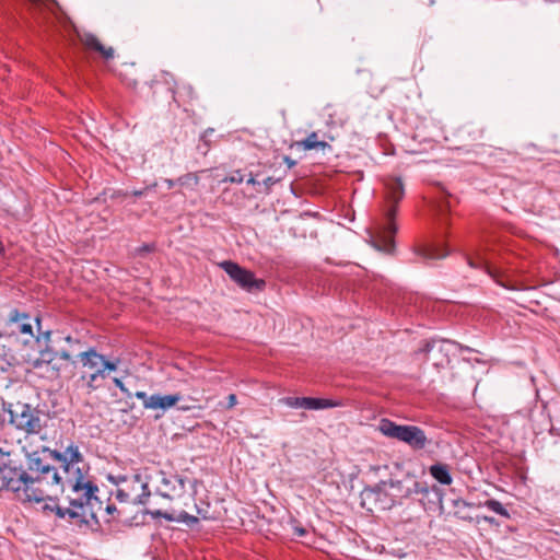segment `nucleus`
Listing matches in <instances>:
<instances>
[{
  "label": "nucleus",
  "instance_id": "a19ab883",
  "mask_svg": "<svg viewBox=\"0 0 560 560\" xmlns=\"http://www.w3.org/2000/svg\"><path fill=\"white\" fill-rule=\"evenodd\" d=\"M3 424L2 412L0 411V427Z\"/></svg>",
  "mask_w": 560,
  "mask_h": 560
},
{
  "label": "nucleus",
  "instance_id": "a878e982",
  "mask_svg": "<svg viewBox=\"0 0 560 560\" xmlns=\"http://www.w3.org/2000/svg\"><path fill=\"white\" fill-rule=\"evenodd\" d=\"M213 132V129L212 128H209L207 129L200 137V141L202 142V144H199L198 145V150L202 153V154H206L208 152V150L210 149V142L208 140V136L210 133Z\"/></svg>",
  "mask_w": 560,
  "mask_h": 560
},
{
  "label": "nucleus",
  "instance_id": "b1692460",
  "mask_svg": "<svg viewBox=\"0 0 560 560\" xmlns=\"http://www.w3.org/2000/svg\"><path fill=\"white\" fill-rule=\"evenodd\" d=\"M417 255L421 256L424 260L441 259L447 255V253L436 246H421L417 249Z\"/></svg>",
  "mask_w": 560,
  "mask_h": 560
},
{
  "label": "nucleus",
  "instance_id": "412c9836",
  "mask_svg": "<svg viewBox=\"0 0 560 560\" xmlns=\"http://www.w3.org/2000/svg\"><path fill=\"white\" fill-rule=\"evenodd\" d=\"M296 145L305 151L318 149L324 150L325 148L329 147L326 141L318 139L317 132H312L307 136V138L298 141Z\"/></svg>",
  "mask_w": 560,
  "mask_h": 560
},
{
  "label": "nucleus",
  "instance_id": "f3484780",
  "mask_svg": "<svg viewBox=\"0 0 560 560\" xmlns=\"http://www.w3.org/2000/svg\"><path fill=\"white\" fill-rule=\"evenodd\" d=\"M429 472L441 485L450 486L453 482V478L450 474V467L446 464H434L430 466Z\"/></svg>",
  "mask_w": 560,
  "mask_h": 560
},
{
  "label": "nucleus",
  "instance_id": "dca6fc26",
  "mask_svg": "<svg viewBox=\"0 0 560 560\" xmlns=\"http://www.w3.org/2000/svg\"><path fill=\"white\" fill-rule=\"evenodd\" d=\"M340 406H342L341 401L326 398L304 397L303 400V408L311 410L335 408Z\"/></svg>",
  "mask_w": 560,
  "mask_h": 560
},
{
  "label": "nucleus",
  "instance_id": "cd10ccee",
  "mask_svg": "<svg viewBox=\"0 0 560 560\" xmlns=\"http://www.w3.org/2000/svg\"><path fill=\"white\" fill-rule=\"evenodd\" d=\"M154 248H155V246L153 244H144V245L140 246L139 248H137V254L144 255L147 253L153 252Z\"/></svg>",
  "mask_w": 560,
  "mask_h": 560
},
{
  "label": "nucleus",
  "instance_id": "c9c22d12",
  "mask_svg": "<svg viewBox=\"0 0 560 560\" xmlns=\"http://www.w3.org/2000/svg\"><path fill=\"white\" fill-rule=\"evenodd\" d=\"M483 521L490 523V524H493L494 523V518L493 517H490V516H483Z\"/></svg>",
  "mask_w": 560,
  "mask_h": 560
},
{
  "label": "nucleus",
  "instance_id": "7ed1b4c3",
  "mask_svg": "<svg viewBox=\"0 0 560 560\" xmlns=\"http://www.w3.org/2000/svg\"><path fill=\"white\" fill-rule=\"evenodd\" d=\"M8 457L9 454L0 450V489L15 492L23 501L42 502L43 494L37 493V489H42L37 465L25 471L10 466Z\"/></svg>",
  "mask_w": 560,
  "mask_h": 560
},
{
  "label": "nucleus",
  "instance_id": "4be33fe9",
  "mask_svg": "<svg viewBox=\"0 0 560 560\" xmlns=\"http://www.w3.org/2000/svg\"><path fill=\"white\" fill-rule=\"evenodd\" d=\"M175 101L178 102V104H191L195 100H197V94L192 86L188 84H184L182 86H178L175 91Z\"/></svg>",
  "mask_w": 560,
  "mask_h": 560
},
{
  "label": "nucleus",
  "instance_id": "ddd939ff",
  "mask_svg": "<svg viewBox=\"0 0 560 560\" xmlns=\"http://www.w3.org/2000/svg\"><path fill=\"white\" fill-rule=\"evenodd\" d=\"M79 40L88 51L97 52L105 60L114 58L113 47L104 46L101 40L92 33L79 34Z\"/></svg>",
  "mask_w": 560,
  "mask_h": 560
},
{
  "label": "nucleus",
  "instance_id": "37998d69",
  "mask_svg": "<svg viewBox=\"0 0 560 560\" xmlns=\"http://www.w3.org/2000/svg\"><path fill=\"white\" fill-rule=\"evenodd\" d=\"M66 340H67L68 342H71L73 339H72L70 336H68V337H66Z\"/></svg>",
  "mask_w": 560,
  "mask_h": 560
},
{
  "label": "nucleus",
  "instance_id": "72a5a7b5",
  "mask_svg": "<svg viewBox=\"0 0 560 560\" xmlns=\"http://www.w3.org/2000/svg\"><path fill=\"white\" fill-rule=\"evenodd\" d=\"M114 384L121 390H125L124 383L119 378H114Z\"/></svg>",
  "mask_w": 560,
  "mask_h": 560
},
{
  "label": "nucleus",
  "instance_id": "5701e85b",
  "mask_svg": "<svg viewBox=\"0 0 560 560\" xmlns=\"http://www.w3.org/2000/svg\"><path fill=\"white\" fill-rule=\"evenodd\" d=\"M152 515L154 517H163V518H165L166 521H170V522H173V521L184 522V523H187L188 525H194V524H197L199 522L198 517H196L194 515H189L185 511L180 512L177 517H174L172 514H170L167 512H163L161 510L152 512Z\"/></svg>",
  "mask_w": 560,
  "mask_h": 560
},
{
  "label": "nucleus",
  "instance_id": "bb28decb",
  "mask_svg": "<svg viewBox=\"0 0 560 560\" xmlns=\"http://www.w3.org/2000/svg\"><path fill=\"white\" fill-rule=\"evenodd\" d=\"M304 397H284L282 402L291 408H303Z\"/></svg>",
  "mask_w": 560,
  "mask_h": 560
},
{
  "label": "nucleus",
  "instance_id": "39448f33",
  "mask_svg": "<svg viewBox=\"0 0 560 560\" xmlns=\"http://www.w3.org/2000/svg\"><path fill=\"white\" fill-rule=\"evenodd\" d=\"M378 430L387 438L408 444L413 450H422L428 444L424 431L416 425L397 424L389 419L380 421Z\"/></svg>",
  "mask_w": 560,
  "mask_h": 560
},
{
  "label": "nucleus",
  "instance_id": "6ab92c4d",
  "mask_svg": "<svg viewBox=\"0 0 560 560\" xmlns=\"http://www.w3.org/2000/svg\"><path fill=\"white\" fill-rule=\"evenodd\" d=\"M396 487L401 492V498H409L413 494H428L429 489L425 483L412 480L409 486L404 487L401 481H397Z\"/></svg>",
  "mask_w": 560,
  "mask_h": 560
},
{
  "label": "nucleus",
  "instance_id": "7c9ffc66",
  "mask_svg": "<svg viewBox=\"0 0 560 560\" xmlns=\"http://www.w3.org/2000/svg\"><path fill=\"white\" fill-rule=\"evenodd\" d=\"M448 208H450V206H448L447 202L441 203L439 206V217H440L439 220H440L441 223H444V217H445V213L448 210Z\"/></svg>",
  "mask_w": 560,
  "mask_h": 560
},
{
  "label": "nucleus",
  "instance_id": "473e14b6",
  "mask_svg": "<svg viewBox=\"0 0 560 560\" xmlns=\"http://www.w3.org/2000/svg\"><path fill=\"white\" fill-rule=\"evenodd\" d=\"M117 498L120 500V501H128V494L125 493L122 490H118L117 491Z\"/></svg>",
  "mask_w": 560,
  "mask_h": 560
},
{
  "label": "nucleus",
  "instance_id": "20e7f679",
  "mask_svg": "<svg viewBox=\"0 0 560 560\" xmlns=\"http://www.w3.org/2000/svg\"><path fill=\"white\" fill-rule=\"evenodd\" d=\"M35 330H40V318L19 308H11L0 318V336L22 339L26 345L32 340L38 341Z\"/></svg>",
  "mask_w": 560,
  "mask_h": 560
},
{
  "label": "nucleus",
  "instance_id": "c756f323",
  "mask_svg": "<svg viewBox=\"0 0 560 560\" xmlns=\"http://www.w3.org/2000/svg\"><path fill=\"white\" fill-rule=\"evenodd\" d=\"M279 179H276L271 176L269 177H266L264 180H262V184L265 186V192H268L270 190V188L278 182Z\"/></svg>",
  "mask_w": 560,
  "mask_h": 560
},
{
  "label": "nucleus",
  "instance_id": "393cba45",
  "mask_svg": "<svg viewBox=\"0 0 560 560\" xmlns=\"http://www.w3.org/2000/svg\"><path fill=\"white\" fill-rule=\"evenodd\" d=\"M483 505L487 506L489 510L493 511L494 513H497L505 518H510L509 511L502 505L501 502H499L494 499H490V500H487L483 503Z\"/></svg>",
  "mask_w": 560,
  "mask_h": 560
},
{
  "label": "nucleus",
  "instance_id": "4468645a",
  "mask_svg": "<svg viewBox=\"0 0 560 560\" xmlns=\"http://www.w3.org/2000/svg\"><path fill=\"white\" fill-rule=\"evenodd\" d=\"M180 399V395H151L149 399V409H162L166 410L173 406H175Z\"/></svg>",
  "mask_w": 560,
  "mask_h": 560
},
{
  "label": "nucleus",
  "instance_id": "0eeeda50",
  "mask_svg": "<svg viewBox=\"0 0 560 560\" xmlns=\"http://www.w3.org/2000/svg\"><path fill=\"white\" fill-rule=\"evenodd\" d=\"M10 422L26 434H38L44 428L43 415L27 404L18 402L10 410Z\"/></svg>",
  "mask_w": 560,
  "mask_h": 560
},
{
  "label": "nucleus",
  "instance_id": "6e6552de",
  "mask_svg": "<svg viewBox=\"0 0 560 560\" xmlns=\"http://www.w3.org/2000/svg\"><path fill=\"white\" fill-rule=\"evenodd\" d=\"M71 362L74 368L79 366V372L88 373H109L118 368L117 361L108 360L93 347L78 353L75 360Z\"/></svg>",
  "mask_w": 560,
  "mask_h": 560
},
{
  "label": "nucleus",
  "instance_id": "1a4fd4ad",
  "mask_svg": "<svg viewBox=\"0 0 560 560\" xmlns=\"http://www.w3.org/2000/svg\"><path fill=\"white\" fill-rule=\"evenodd\" d=\"M219 267L228 273L232 281L247 292L262 291L266 287L265 280L255 278L253 271L232 260H224L219 264Z\"/></svg>",
  "mask_w": 560,
  "mask_h": 560
},
{
  "label": "nucleus",
  "instance_id": "f03ea898",
  "mask_svg": "<svg viewBox=\"0 0 560 560\" xmlns=\"http://www.w3.org/2000/svg\"><path fill=\"white\" fill-rule=\"evenodd\" d=\"M383 185V222L378 224L375 235L372 236V244L376 249L392 254L395 248L394 236L397 232L395 219L398 205L405 197V185L402 179L396 176L384 177Z\"/></svg>",
  "mask_w": 560,
  "mask_h": 560
},
{
  "label": "nucleus",
  "instance_id": "423d86ee",
  "mask_svg": "<svg viewBox=\"0 0 560 560\" xmlns=\"http://www.w3.org/2000/svg\"><path fill=\"white\" fill-rule=\"evenodd\" d=\"M34 465H37L42 483V489H37V493L43 494V501H52L59 492H66V497L70 494V488L65 485L62 471H58L57 468L49 465H42L39 459Z\"/></svg>",
  "mask_w": 560,
  "mask_h": 560
},
{
  "label": "nucleus",
  "instance_id": "9b49d317",
  "mask_svg": "<svg viewBox=\"0 0 560 560\" xmlns=\"http://www.w3.org/2000/svg\"><path fill=\"white\" fill-rule=\"evenodd\" d=\"M107 375L108 373L79 372V376L75 378L74 385L78 389L90 395L104 386Z\"/></svg>",
  "mask_w": 560,
  "mask_h": 560
},
{
  "label": "nucleus",
  "instance_id": "f8f14e48",
  "mask_svg": "<svg viewBox=\"0 0 560 560\" xmlns=\"http://www.w3.org/2000/svg\"><path fill=\"white\" fill-rule=\"evenodd\" d=\"M161 486L160 492L163 497L172 499L179 495L185 490L184 479L176 474H166L161 471Z\"/></svg>",
  "mask_w": 560,
  "mask_h": 560
},
{
  "label": "nucleus",
  "instance_id": "c85d7f7f",
  "mask_svg": "<svg viewBox=\"0 0 560 560\" xmlns=\"http://www.w3.org/2000/svg\"><path fill=\"white\" fill-rule=\"evenodd\" d=\"M136 397L142 401L144 408L149 409L150 396H148L147 393H144V392H137L136 393Z\"/></svg>",
  "mask_w": 560,
  "mask_h": 560
},
{
  "label": "nucleus",
  "instance_id": "a18cd8bd",
  "mask_svg": "<svg viewBox=\"0 0 560 560\" xmlns=\"http://www.w3.org/2000/svg\"><path fill=\"white\" fill-rule=\"evenodd\" d=\"M182 410H188L189 407H180Z\"/></svg>",
  "mask_w": 560,
  "mask_h": 560
},
{
  "label": "nucleus",
  "instance_id": "aec40b11",
  "mask_svg": "<svg viewBox=\"0 0 560 560\" xmlns=\"http://www.w3.org/2000/svg\"><path fill=\"white\" fill-rule=\"evenodd\" d=\"M245 176H247V184L253 186H260V182L257 179L260 176L259 172L249 171L247 175H245L241 170L233 171L229 177L225 178V182L241 184L244 182Z\"/></svg>",
  "mask_w": 560,
  "mask_h": 560
},
{
  "label": "nucleus",
  "instance_id": "79ce46f5",
  "mask_svg": "<svg viewBox=\"0 0 560 560\" xmlns=\"http://www.w3.org/2000/svg\"><path fill=\"white\" fill-rule=\"evenodd\" d=\"M141 487H142L143 490H148V485L147 483H142Z\"/></svg>",
  "mask_w": 560,
  "mask_h": 560
},
{
  "label": "nucleus",
  "instance_id": "e433bc0d",
  "mask_svg": "<svg viewBox=\"0 0 560 560\" xmlns=\"http://www.w3.org/2000/svg\"><path fill=\"white\" fill-rule=\"evenodd\" d=\"M132 195H133V196H136V197H140V196H142V195H143V191H142V190H135V191L132 192Z\"/></svg>",
  "mask_w": 560,
  "mask_h": 560
},
{
  "label": "nucleus",
  "instance_id": "4c0bfd02",
  "mask_svg": "<svg viewBox=\"0 0 560 560\" xmlns=\"http://www.w3.org/2000/svg\"><path fill=\"white\" fill-rule=\"evenodd\" d=\"M51 508H54V505H50V504H45L43 506L44 511H49V512H51Z\"/></svg>",
  "mask_w": 560,
  "mask_h": 560
},
{
  "label": "nucleus",
  "instance_id": "f704fd0d",
  "mask_svg": "<svg viewBox=\"0 0 560 560\" xmlns=\"http://www.w3.org/2000/svg\"><path fill=\"white\" fill-rule=\"evenodd\" d=\"M295 532L299 536H303L306 533L304 528H295Z\"/></svg>",
  "mask_w": 560,
  "mask_h": 560
},
{
  "label": "nucleus",
  "instance_id": "58836bf2",
  "mask_svg": "<svg viewBox=\"0 0 560 560\" xmlns=\"http://www.w3.org/2000/svg\"><path fill=\"white\" fill-rule=\"evenodd\" d=\"M106 510L108 513H113L116 510V508L114 505H107Z\"/></svg>",
  "mask_w": 560,
  "mask_h": 560
},
{
  "label": "nucleus",
  "instance_id": "2f4dec72",
  "mask_svg": "<svg viewBox=\"0 0 560 560\" xmlns=\"http://www.w3.org/2000/svg\"><path fill=\"white\" fill-rule=\"evenodd\" d=\"M237 404V398H236V395L235 394H230L229 397H228V406L226 408L228 409H232L233 407H235Z\"/></svg>",
  "mask_w": 560,
  "mask_h": 560
},
{
  "label": "nucleus",
  "instance_id": "a211bd4d",
  "mask_svg": "<svg viewBox=\"0 0 560 560\" xmlns=\"http://www.w3.org/2000/svg\"><path fill=\"white\" fill-rule=\"evenodd\" d=\"M69 501V508H61L57 504H54V508H51V512L56 514L59 518H66L74 520L82 517L84 513L82 512L85 506H77L71 503V501L67 498Z\"/></svg>",
  "mask_w": 560,
  "mask_h": 560
},
{
  "label": "nucleus",
  "instance_id": "c03bdc74",
  "mask_svg": "<svg viewBox=\"0 0 560 560\" xmlns=\"http://www.w3.org/2000/svg\"><path fill=\"white\" fill-rule=\"evenodd\" d=\"M2 252H3V245H2V243L0 242V253H2Z\"/></svg>",
  "mask_w": 560,
  "mask_h": 560
},
{
  "label": "nucleus",
  "instance_id": "f257e3e1",
  "mask_svg": "<svg viewBox=\"0 0 560 560\" xmlns=\"http://www.w3.org/2000/svg\"><path fill=\"white\" fill-rule=\"evenodd\" d=\"M65 465L62 466L65 485L70 488V494L67 498L73 505H91L93 499H97L95 493L97 486L92 481L89 474V466L84 463L83 456L78 446L69 445L63 454Z\"/></svg>",
  "mask_w": 560,
  "mask_h": 560
},
{
  "label": "nucleus",
  "instance_id": "ea45409f",
  "mask_svg": "<svg viewBox=\"0 0 560 560\" xmlns=\"http://www.w3.org/2000/svg\"><path fill=\"white\" fill-rule=\"evenodd\" d=\"M135 479H136V481L141 482V477H140V475H135Z\"/></svg>",
  "mask_w": 560,
  "mask_h": 560
},
{
  "label": "nucleus",
  "instance_id": "9d476101",
  "mask_svg": "<svg viewBox=\"0 0 560 560\" xmlns=\"http://www.w3.org/2000/svg\"><path fill=\"white\" fill-rule=\"evenodd\" d=\"M62 359L65 361H71V355L68 351H60V352H54L50 349H45L40 351L39 357L36 358L31 364L34 369H43L46 368L48 370L49 368L54 371V375H59V368L56 364L57 359Z\"/></svg>",
  "mask_w": 560,
  "mask_h": 560
},
{
  "label": "nucleus",
  "instance_id": "2eb2a0df",
  "mask_svg": "<svg viewBox=\"0 0 560 560\" xmlns=\"http://www.w3.org/2000/svg\"><path fill=\"white\" fill-rule=\"evenodd\" d=\"M467 261L470 267L485 270L499 284L505 287V284L500 279V271L497 268L492 267L486 259L479 256L476 258L469 256L467 257Z\"/></svg>",
  "mask_w": 560,
  "mask_h": 560
}]
</instances>
